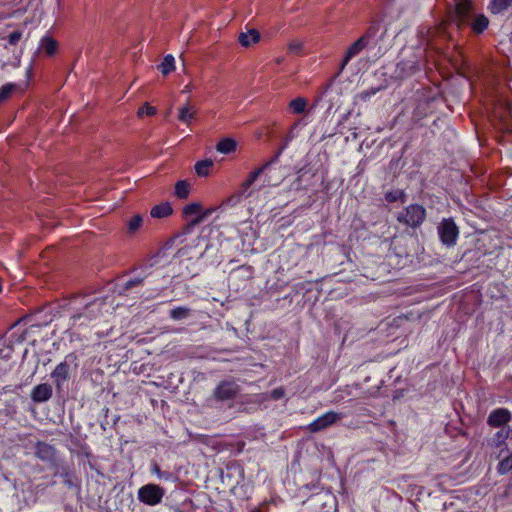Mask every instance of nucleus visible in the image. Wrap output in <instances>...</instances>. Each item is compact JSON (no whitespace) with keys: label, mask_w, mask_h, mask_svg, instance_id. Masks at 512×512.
Here are the masks:
<instances>
[{"label":"nucleus","mask_w":512,"mask_h":512,"mask_svg":"<svg viewBox=\"0 0 512 512\" xmlns=\"http://www.w3.org/2000/svg\"><path fill=\"white\" fill-rule=\"evenodd\" d=\"M53 395V388L48 383L36 385L31 391V399L35 403L47 402Z\"/></svg>","instance_id":"nucleus-15"},{"label":"nucleus","mask_w":512,"mask_h":512,"mask_svg":"<svg viewBox=\"0 0 512 512\" xmlns=\"http://www.w3.org/2000/svg\"><path fill=\"white\" fill-rule=\"evenodd\" d=\"M191 91V86L190 85H187L185 86V88L183 89V93H189Z\"/></svg>","instance_id":"nucleus-43"},{"label":"nucleus","mask_w":512,"mask_h":512,"mask_svg":"<svg viewBox=\"0 0 512 512\" xmlns=\"http://www.w3.org/2000/svg\"><path fill=\"white\" fill-rule=\"evenodd\" d=\"M107 297H77L71 303V321L73 326L87 325L103 313Z\"/></svg>","instance_id":"nucleus-1"},{"label":"nucleus","mask_w":512,"mask_h":512,"mask_svg":"<svg viewBox=\"0 0 512 512\" xmlns=\"http://www.w3.org/2000/svg\"><path fill=\"white\" fill-rule=\"evenodd\" d=\"M501 457L502 459L497 466V471L503 475L512 470V454L507 450Z\"/></svg>","instance_id":"nucleus-26"},{"label":"nucleus","mask_w":512,"mask_h":512,"mask_svg":"<svg viewBox=\"0 0 512 512\" xmlns=\"http://www.w3.org/2000/svg\"><path fill=\"white\" fill-rule=\"evenodd\" d=\"M216 208L203 210L199 203H191L183 208V216L188 220V226L194 227L207 219Z\"/></svg>","instance_id":"nucleus-9"},{"label":"nucleus","mask_w":512,"mask_h":512,"mask_svg":"<svg viewBox=\"0 0 512 512\" xmlns=\"http://www.w3.org/2000/svg\"><path fill=\"white\" fill-rule=\"evenodd\" d=\"M285 396V390L283 387H278L270 391L269 397L273 400H279Z\"/></svg>","instance_id":"nucleus-38"},{"label":"nucleus","mask_w":512,"mask_h":512,"mask_svg":"<svg viewBox=\"0 0 512 512\" xmlns=\"http://www.w3.org/2000/svg\"><path fill=\"white\" fill-rule=\"evenodd\" d=\"M77 367V356L74 353L67 354L63 361L55 367L50 376L57 392L60 393L63 390L64 385L70 380L72 373L77 370Z\"/></svg>","instance_id":"nucleus-5"},{"label":"nucleus","mask_w":512,"mask_h":512,"mask_svg":"<svg viewBox=\"0 0 512 512\" xmlns=\"http://www.w3.org/2000/svg\"><path fill=\"white\" fill-rule=\"evenodd\" d=\"M190 309L188 307L179 306L170 310L169 315L173 320H183L190 315Z\"/></svg>","instance_id":"nucleus-33"},{"label":"nucleus","mask_w":512,"mask_h":512,"mask_svg":"<svg viewBox=\"0 0 512 512\" xmlns=\"http://www.w3.org/2000/svg\"><path fill=\"white\" fill-rule=\"evenodd\" d=\"M143 223V218L141 215L137 214L134 215L128 222H127V230L130 234H134L138 229L141 227Z\"/></svg>","instance_id":"nucleus-35"},{"label":"nucleus","mask_w":512,"mask_h":512,"mask_svg":"<svg viewBox=\"0 0 512 512\" xmlns=\"http://www.w3.org/2000/svg\"><path fill=\"white\" fill-rule=\"evenodd\" d=\"M239 392L240 387L234 380H223L215 387L211 400L230 401L235 399Z\"/></svg>","instance_id":"nucleus-10"},{"label":"nucleus","mask_w":512,"mask_h":512,"mask_svg":"<svg viewBox=\"0 0 512 512\" xmlns=\"http://www.w3.org/2000/svg\"><path fill=\"white\" fill-rule=\"evenodd\" d=\"M238 41L243 47H250L260 41V33L256 29L241 32L238 36Z\"/></svg>","instance_id":"nucleus-20"},{"label":"nucleus","mask_w":512,"mask_h":512,"mask_svg":"<svg viewBox=\"0 0 512 512\" xmlns=\"http://www.w3.org/2000/svg\"><path fill=\"white\" fill-rule=\"evenodd\" d=\"M165 495V490L156 484H146L139 488L138 499L140 502L155 506L159 504Z\"/></svg>","instance_id":"nucleus-11"},{"label":"nucleus","mask_w":512,"mask_h":512,"mask_svg":"<svg viewBox=\"0 0 512 512\" xmlns=\"http://www.w3.org/2000/svg\"><path fill=\"white\" fill-rule=\"evenodd\" d=\"M512 5V0H491L488 9L492 14H500Z\"/></svg>","instance_id":"nucleus-23"},{"label":"nucleus","mask_w":512,"mask_h":512,"mask_svg":"<svg viewBox=\"0 0 512 512\" xmlns=\"http://www.w3.org/2000/svg\"><path fill=\"white\" fill-rule=\"evenodd\" d=\"M437 233L441 243L447 247L452 248L457 244L459 238V227L456 225L453 218H443L437 226Z\"/></svg>","instance_id":"nucleus-7"},{"label":"nucleus","mask_w":512,"mask_h":512,"mask_svg":"<svg viewBox=\"0 0 512 512\" xmlns=\"http://www.w3.org/2000/svg\"><path fill=\"white\" fill-rule=\"evenodd\" d=\"M175 196L179 199H186L190 194V183L180 180L175 184Z\"/></svg>","instance_id":"nucleus-29"},{"label":"nucleus","mask_w":512,"mask_h":512,"mask_svg":"<svg viewBox=\"0 0 512 512\" xmlns=\"http://www.w3.org/2000/svg\"><path fill=\"white\" fill-rule=\"evenodd\" d=\"M425 115H426V113H422V112H421V104H419V105L417 106V108H416L415 112H414V117H416V118H421V117H423V116H425Z\"/></svg>","instance_id":"nucleus-41"},{"label":"nucleus","mask_w":512,"mask_h":512,"mask_svg":"<svg viewBox=\"0 0 512 512\" xmlns=\"http://www.w3.org/2000/svg\"><path fill=\"white\" fill-rule=\"evenodd\" d=\"M197 113V108L191 105L189 102H186L183 106L179 108L178 111V119L182 123L190 124L194 119Z\"/></svg>","instance_id":"nucleus-22"},{"label":"nucleus","mask_w":512,"mask_h":512,"mask_svg":"<svg viewBox=\"0 0 512 512\" xmlns=\"http://www.w3.org/2000/svg\"><path fill=\"white\" fill-rule=\"evenodd\" d=\"M160 257V253H157L145 260L139 267L135 268L132 277L118 284L119 293L124 294L134 287L141 286L143 281L151 274V269L160 263Z\"/></svg>","instance_id":"nucleus-4"},{"label":"nucleus","mask_w":512,"mask_h":512,"mask_svg":"<svg viewBox=\"0 0 512 512\" xmlns=\"http://www.w3.org/2000/svg\"><path fill=\"white\" fill-rule=\"evenodd\" d=\"M512 438V428H502L495 433L492 438V446L500 448L498 457L502 456L505 451H507L506 440L507 438Z\"/></svg>","instance_id":"nucleus-18"},{"label":"nucleus","mask_w":512,"mask_h":512,"mask_svg":"<svg viewBox=\"0 0 512 512\" xmlns=\"http://www.w3.org/2000/svg\"><path fill=\"white\" fill-rule=\"evenodd\" d=\"M380 29V23L378 21H372L364 35L360 38L364 39L367 46L371 45L372 43L376 44L378 41V34Z\"/></svg>","instance_id":"nucleus-21"},{"label":"nucleus","mask_w":512,"mask_h":512,"mask_svg":"<svg viewBox=\"0 0 512 512\" xmlns=\"http://www.w3.org/2000/svg\"><path fill=\"white\" fill-rule=\"evenodd\" d=\"M472 0H456L453 20L457 27L469 25L475 34L483 33L489 25V19L484 14L473 13Z\"/></svg>","instance_id":"nucleus-2"},{"label":"nucleus","mask_w":512,"mask_h":512,"mask_svg":"<svg viewBox=\"0 0 512 512\" xmlns=\"http://www.w3.org/2000/svg\"><path fill=\"white\" fill-rule=\"evenodd\" d=\"M265 182H266L267 185H274V186L277 185V183L272 182L271 177L268 176V175L266 176Z\"/></svg>","instance_id":"nucleus-42"},{"label":"nucleus","mask_w":512,"mask_h":512,"mask_svg":"<svg viewBox=\"0 0 512 512\" xmlns=\"http://www.w3.org/2000/svg\"><path fill=\"white\" fill-rule=\"evenodd\" d=\"M406 194L403 190L395 189L385 193V200L389 203L400 201L404 203L406 201Z\"/></svg>","instance_id":"nucleus-30"},{"label":"nucleus","mask_w":512,"mask_h":512,"mask_svg":"<svg viewBox=\"0 0 512 512\" xmlns=\"http://www.w3.org/2000/svg\"><path fill=\"white\" fill-rule=\"evenodd\" d=\"M426 219V209L419 204H411L400 211L397 215V221L411 228H417L422 225Z\"/></svg>","instance_id":"nucleus-6"},{"label":"nucleus","mask_w":512,"mask_h":512,"mask_svg":"<svg viewBox=\"0 0 512 512\" xmlns=\"http://www.w3.org/2000/svg\"><path fill=\"white\" fill-rule=\"evenodd\" d=\"M314 176V173L307 167H303L297 171V177L294 182L291 184V189L299 191L307 189L311 184V178Z\"/></svg>","instance_id":"nucleus-16"},{"label":"nucleus","mask_w":512,"mask_h":512,"mask_svg":"<svg viewBox=\"0 0 512 512\" xmlns=\"http://www.w3.org/2000/svg\"><path fill=\"white\" fill-rule=\"evenodd\" d=\"M157 112L156 108L151 106L149 103H145L142 107L139 108L137 115L142 117L143 115L153 116Z\"/></svg>","instance_id":"nucleus-37"},{"label":"nucleus","mask_w":512,"mask_h":512,"mask_svg":"<svg viewBox=\"0 0 512 512\" xmlns=\"http://www.w3.org/2000/svg\"><path fill=\"white\" fill-rule=\"evenodd\" d=\"M286 148V145H283L274 156L271 157L269 161H267L263 166L255 169L252 171L247 179L242 183L240 190L235 195L231 196L227 199L226 203L230 205H235L238 202H240L242 199H246L249 196H251L252 191L250 190L251 185L258 179V177L271 170V167L274 164H277L279 162V158L283 152V150Z\"/></svg>","instance_id":"nucleus-3"},{"label":"nucleus","mask_w":512,"mask_h":512,"mask_svg":"<svg viewBox=\"0 0 512 512\" xmlns=\"http://www.w3.org/2000/svg\"><path fill=\"white\" fill-rule=\"evenodd\" d=\"M41 48L47 55L52 56L57 49V42L50 37H45L41 41Z\"/></svg>","instance_id":"nucleus-34"},{"label":"nucleus","mask_w":512,"mask_h":512,"mask_svg":"<svg viewBox=\"0 0 512 512\" xmlns=\"http://www.w3.org/2000/svg\"><path fill=\"white\" fill-rule=\"evenodd\" d=\"M368 47L364 41V39L359 38L355 41L346 51L345 57L341 64V70L349 63V61L358 55L364 48Z\"/></svg>","instance_id":"nucleus-19"},{"label":"nucleus","mask_w":512,"mask_h":512,"mask_svg":"<svg viewBox=\"0 0 512 512\" xmlns=\"http://www.w3.org/2000/svg\"><path fill=\"white\" fill-rule=\"evenodd\" d=\"M308 102L303 97H297L290 101L289 109L293 114H302L307 108Z\"/></svg>","instance_id":"nucleus-28"},{"label":"nucleus","mask_w":512,"mask_h":512,"mask_svg":"<svg viewBox=\"0 0 512 512\" xmlns=\"http://www.w3.org/2000/svg\"><path fill=\"white\" fill-rule=\"evenodd\" d=\"M344 417V414L336 411H328L325 414L319 416L307 426V430L311 433H317L323 431Z\"/></svg>","instance_id":"nucleus-12"},{"label":"nucleus","mask_w":512,"mask_h":512,"mask_svg":"<svg viewBox=\"0 0 512 512\" xmlns=\"http://www.w3.org/2000/svg\"><path fill=\"white\" fill-rule=\"evenodd\" d=\"M22 38V32L21 31H13L8 36V42L10 45H16L20 39Z\"/></svg>","instance_id":"nucleus-39"},{"label":"nucleus","mask_w":512,"mask_h":512,"mask_svg":"<svg viewBox=\"0 0 512 512\" xmlns=\"http://www.w3.org/2000/svg\"><path fill=\"white\" fill-rule=\"evenodd\" d=\"M302 48V44L300 42H292L289 45V51L292 53H298Z\"/></svg>","instance_id":"nucleus-40"},{"label":"nucleus","mask_w":512,"mask_h":512,"mask_svg":"<svg viewBox=\"0 0 512 512\" xmlns=\"http://www.w3.org/2000/svg\"><path fill=\"white\" fill-rule=\"evenodd\" d=\"M212 166H213L212 160H210V159L201 160L195 164V171L198 176L205 177L209 174V170Z\"/></svg>","instance_id":"nucleus-32"},{"label":"nucleus","mask_w":512,"mask_h":512,"mask_svg":"<svg viewBox=\"0 0 512 512\" xmlns=\"http://www.w3.org/2000/svg\"><path fill=\"white\" fill-rule=\"evenodd\" d=\"M419 67V62L415 56L411 59L401 60L396 65V74L398 77H407L413 74Z\"/></svg>","instance_id":"nucleus-17"},{"label":"nucleus","mask_w":512,"mask_h":512,"mask_svg":"<svg viewBox=\"0 0 512 512\" xmlns=\"http://www.w3.org/2000/svg\"><path fill=\"white\" fill-rule=\"evenodd\" d=\"M511 419V413L506 408H497L490 412L487 424L491 427H501Z\"/></svg>","instance_id":"nucleus-14"},{"label":"nucleus","mask_w":512,"mask_h":512,"mask_svg":"<svg viewBox=\"0 0 512 512\" xmlns=\"http://www.w3.org/2000/svg\"><path fill=\"white\" fill-rule=\"evenodd\" d=\"M158 69L161 71L163 75H168L171 71L175 69V59L172 55H166L158 66Z\"/></svg>","instance_id":"nucleus-31"},{"label":"nucleus","mask_w":512,"mask_h":512,"mask_svg":"<svg viewBox=\"0 0 512 512\" xmlns=\"http://www.w3.org/2000/svg\"><path fill=\"white\" fill-rule=\"evenodd\" d=\"M237 143L232 138H223L216 145V150L222 154H230L236 150Z\"/></svg>","instance_id":"nucleus-24"},{"label":"nucleus","mask_w":512,"mask_h":512,"mask_svg":"<svg viewBox=\"0 0 512 512\" xmlns=\"http://www.w3.org/2000/svg\"><path fill=\"white\" fill-rule=\"evenodd\" d=\"M153 218H165L172 214V207L169 203H161L159 205H155L150 212Z\"/></svg>","instance_id":"nucleus-25"},{"label":"nucleus","mask_w":512,"mask_h":512,"mask_svg":"<svg viewBox=\"0 0 512 512\" xmlns=\"http://www.w3.org/2000/svg\"><path fill=\"white\" fill-rule=\"evenodd\" d=\"M150 471L152 474L156 475L161 480L169 482H174L176 480V477L174 476L173 473L169 471H162L156 462H153L151 464Z\"/></svg>","instance_id":"nucleus-27"},{"label":"nucleus","mask_w":512,"mask_h":512,"mask_svg":"<svg viewBox=\"0 0 512 512\" xmlns=\"http://www.w3.org/2000/svg\"><path fill=\"white\" fill-rule=\"evenodd\" d=\"M15 88H16V85L13 83H7V84L3 85L0 88V103L5 101L6 99H8L12 95Z\"/></svg>","instance_id":"nucleus-36"},{"label":"nucleus","mask_w":512,"mask_h":512,"mask_svg":"<svg viewBox=\"0 0 512 512\" xmlns=\"http://www.w3.org/2000/svg\"><path fill=\"white\" fill-rule=\"evenodd\" d=\"M35 455L41 461L47 463L50 467L57 466V450L53 445L43 441H38L35 445Z\"/></svg>","instance_id":"nucleus-13"},{"label":"nucleus","mask_w":512,"mask_h":512,"mask_svg":"<svg viewBox=\"0 0 512 512\" xmlns=\"http://www.w3.org/2000/svg\"><path fill=\"white\" fill-rule=\"evenodd\" d=\"M54 476H59L62 479L63 484L70 490L78 492L80 490V479L76 475V471L73 465L57 463Z\"/></svg>","instance_id":"nucleus-8"}]
</instances>
